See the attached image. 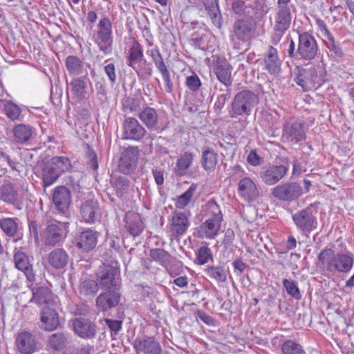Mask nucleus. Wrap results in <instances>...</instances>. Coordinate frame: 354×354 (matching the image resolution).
Returning <instances> with one entry per match:
<instances>
[{
  "label": "nucleus",
  "instance_id": "nucleus-1",
  "mask_svg": "<svg viewBox=\"0 0 354 354\" xmlns=\"http://www.w3.org/2000/svg\"><path fill=\"white\" fill-rule=\"evenodd\" d=\"M354 263V254L346 251V252L335 253L333 249H323L317 257V265L324 270L332 273H348Z\"/></svg>",
  "mask_w": 354,
  "mask_h": 354
},
{
  "label": "nucleus",
  "instance_id": "nucleus-2",
  "mask_svg": "<svg viewBox=\"0 0 354 354\" xmlns=\"http://www.w3.org/2000/svg\"><path fill=\"white\" fill-rule=\"evenodd\" d=\"M259 97L253 91L243 89L234 97L229 110L231 118L241 116H249L253 108L259 104Z\"/></svg>",
  "mask_w": 354,
  "mask_h": 354
},
{
  "label": "nucleus",
  "instance_id": "nucleus-3",
  "mask_svg": "<svg viewBox=\"0 0 354 354\" xmlns=\"http://www.w3.org/2000/svg\"><path fill=\"white\" fill-rule=\"evenodd\" d=\"M71 167L70 160L64 156H55L44 162L41 168V180L44 187L51 186L59 176Z\"/></svg>",
  "mask_w": 354,
  "mask_h": 354
},
{
  "label": "nucleus",
  "instance_id": "nucleus-4",
  "mask_svg": "<svg viewBox=\"0 0 354 354\" xmlns=\"http://www.w3.org/2000/svg\"><path fill=\"white\" fill-rule=\"evenodd\" d=\"M317 209H314L311 204L292 214V221L297 230L302 234L308 236V234L317 227Z\"/></svg>",
  "mask_w": 354,
  "mask_h": 354
},
{
  "label": "nucleus",
  "instance_id": "nucleus-5",
  "mask_svg": "<svg viewBox=\"0 0 354 354\" xmlns=\"http://www.w3.org/2000/svg\"><path fill=\"white\" fill-rule=\"evenodd\" d=\"M304 194L301 185L295 181H286L271 189V194L279 201L290 203L297 201Z\"/></svg>",
  "mask_w": 354,
  "mask_h": 354
},
{
  "label": "nucleus",
  "instance_id": "nucleus-6",
  "mask_svg": "<svg viewBox=\"0 0 354 354\" xmlns=\"http://www.w3.org/2000/svg\"><path fill=\"white\" fill-rule=\"evenodd\" d=\"M319 52V46L315 37L308 32L299 33L297 53L299 60L305 64L312 63Z\"/></svg>",
  "mask_w": 354,
  "mask_h": 354
},
{
  "label": "nucleus",
  "instance_id": "nucleus-7",
  "mask_svg": "<svg viewBox=\"0 0 354 354\" xmlns=\"http://www.w3.org/2000/svg\"><path fill=\"white\" fill-rule=\"evenodd\" d=\"M66 237L64 223L53 221L48 222L41 231V241L47 247H54L60 245Z\"/></svg>",
  "mask_w": 354,
  "mask_h": 354
},
{
  "label": "nucleus",
  "instance_id": "nucleus-8",
  "mask_svg": "<svg viewBox=\"0 0 354 354\" xmlns=\"http://www.w3.org/2000/svg\"><path fill=\"white\" fill-rule=\"evenodd\" d=\"M118 272V268L110 264L101 265L96 272V281L100 289H120L121 284L116 279Z\"/></svg>",
  "mask_w": 354,
  "mask_h": 354
},
{
  "label": "nucleus",
  "instance_id": "nucleus-9",
  "mask_svg": "<svg viewBox=\"0 0 354 354\" xmlns=\"http://www.w3.org/2000/svg\"><path fill=\"white\" fill-rule=\"evenodd\" d=\"M97 36L98 41H96L100 51L104 55L112 53V24L107 17L102 19L97 26Z\"/></svg>",
  "mask_w": 354,
  "mask_h": 354
},
{
  "label": "nucleus",
  "instance_id": "nucleus-10",
  "mask_svg": "<svg viewBox=\"0 0 354 354\" xmlns=\"http://www.w3.org/2000/svg\"><path fill=\"white\" fill-rule=\"evenodd\" d=\"M295 71L294 80L304 91H308L321 85L319 82L317 69L314 66L304 68L301 66H297Z\"/></svg>",
  "mask_w": 354,
  "mask_h": 354
},
{
  "label": "nucleus",
  "instance_id": "nucleus-11",
  "mask_svg": "<svg viewBox=\"0 0 354 354\" xmlns=\"http://www.w3.org/2000/svg\"><path fill=\"white\" fill-rule=\"evenodd\" d=\"M140 150L137 146L126 147L121 153L118 162L119 171L125 175H131L137 168Z\"/></svg>",
  "mask_w": 354,
  "mask_h": 354
},
{
  "label": "nucleus",
  "instance_id": "nucleus-12",
  "mask_svg": "<svg viewBox=\"0 0 354 354\" xmlns=\"http://www.w3.org/2000/svg\"><path fill=\"white\" fill-rule=\"evenodd\" d=\"M305 124L300 120H291L283 125V137L297 144L306 138Z\"/></svg>",
  "mask_w": 354,
  "mask_h": 354
},
{
  "label": "nucleus",
  "instance_id": "nucleus-13",
  "mask_svg": "<svg viewBox=\"0 0 354 354\" xmlns=\"http://www.w3.org/2000/svg\"><path fill=\"white\" fill-rule=\"evenodd\" d=\"M232 28L234 35L237 40L247 42L253 37L256 23L252 18L239 19L234 21Z\"/></svg>",
  "mask_w": 354,
  "mask_h": 354
},
{
  "label": "nucleus",
  "instance_id": "nucleus-14",
  "mask_svg": "<svg viewBox=\"0 0 354 354\" xmlns=\"http://www.w3.org/2000/svg\"><path fill=\"white\" fill-rule=\"evenodd\" d=\"M288 171V167L280 165H269L261 168L260 178L267 185H274L283 178Z\"/></svg>",
  "mask_w": 354,
  "mask_h": 354
},
{
  "label": "nucleus",
  "instance_id": "nucleus-15",
  "mask_svg": "<svg viewBox=\"0 0 354 354\" xmlns=\"http://www.w3.org/2000/svg\"><path fill=\"white\" fill-rule=\"evenodd\" d=\"M96 298V306L101 311L105 312L117 306L121 297L120 289H104Z\"/></svg>",
  "mask_w": 354,
  "mask_h": 354
},
{
  "label": "nucleus",
  "instance_id": "nucleus-16",
  "mask_svg": "<svg viewBox=\"0 0 354 354\" xmlns=\"http://www.w3.org/2000/svg\"><path fill=\"white\" fill-rule=\"evenodd\" d=\"M74 333L80 338L93 339L97 335V326L95 322L85 317L75 318L73 321Z\"/></svg>",
  "mask_w": 354,
  "mask_h": 354
},
{
  "label": "nucleus",
  "instance_id": "nucleus-17",
  "mask_svg": "<svg viewBox=\"0 0 354 354\" xmlns=\"http://www.w3.org/2000/svg\"><path fill=\"white\" fill-rule=\"evenodd\" d=\"M122 139L140 141L145 135L146 130L139 121L131 117L126 118L122 122Z\"/></svg>",
  "mask_w": 354,
  "mask_h": 354
},
{
  "label": "nucleus",
  "instance_id": "nucleus-18",
  "mask_svg": "<svg viewBox=\"0 0 354 354\" xmlns=\"http://www.w3.org/2000/svg\"><path fill=\"white\" fill-rule=\"evenodd\" d=\"M237 191L239 196L248 203L254 202L260 197L257 184L250 177H244L240 180Z\"/></svg>",
  "mask_w": 354,
  "mask_h": 354
},
{
  "label": "nucleus",
  "instance_id": "nucleus-19",
  "mask_svg": "<svg viewBox=\"0 0 354 354\" xmlns=\"http://www.w3.org/2000/svg\"><path fill=\"white\" fill-rule=\"evenodd\" d=\"M204 8L198 9V14L201 17L207 15L212 25L218 29L223 27V16L219 8L218 0H209L203 2Z\"/></svg>",
  "mask_w": 354,
  "mask_h": 354
},
{
  "label": "nucleus",
  "instance_id": "nucleus-20",
  "mask_svg": "<svg viewBox=\"0 0 354 354\" xmlns=\"http://www.w3.org/2000/svg\"><path fill=\"white\" fill-rule=\"evenodd\" d=\"M291 19L290 9L277 8L274 26L275 33L273 39L274 40V44L280 41L285 32L290 28Z\"/></svg>",
  "mask_w": 354,
  "mask_h": 354
},
{
  "label": "nucleus",
  "instance_id": "nucleus-21",
  "mask_svg": "<svg viewBox=\"0 0 354 354\" xmlns=\"http://www.w3.org/2000/svg\"><path fill=\"white\" fill-rule=\"evenodd\" d=\"M99 236L98 232L87 228L75 236V244L82 251L90 252L96 247Z\"/></svg>",
  "mask_w": 354,
  "mask_h": 354
},
{
  "label": "nucleus",
  "instance_id": "nucleus-22",
  "mask_svg": "<svg viewBox=\"0 0 354 354\" xmlns=\"http://www.w3.org/2000/svg\"><path fill=\"white\" fill-rule=\"evenodd\" d=\"M80 214L82 220L86 223L92 224L98 221L101 213L97 201L88 199L84 201L80 207Z\"/></svg>",
  "mask_w": 354,
  "mask_h": 354
},
{
  "label": "nucleus",
  "instance_id": "nucleus-23",
  "mask_svg": "<svg viewBox=\"0 0 354 354\" xmlns=\"http://www.w3.org/2000/svg\"><path fill=\"white\" fill-rule=\"evenodd\" d=\"M137 354H161L160 343L153 337L145 336L142 339L136 338L133 344Z\"/></svg>",
  "mask_w": 354,
  "mask_h": 354
},
{
  "label": "nucleus",
  "instance_id": "nucleus-24",
  "mask_svg": "<svg viewBox=\"0 0 354 354\" xmlns=\"http://www.w3.org/2000/svg\"><path fill=\"white\" fill-rule=\"evenodd\" d=\"M12 131L14 142L19 145L29 144L37 136L36 129L28 124H18Z\"/></svg>",
  "mask_w": 354,
  "mask_h": 354
},
{
  "label": "nucleus",
  "instance_id": "nucleus-25",
  "mask_svg": "<svg viewBox=\"0 0 354 354\" xmlns=\"http://www.w3.org/2000/svg\"><path fill=\"white\" fill-rule=\"evenodd\" d=\"M264 69L270 75H277L281 71V61L278 50L272 46H268L263 55Z\"/></svg>",
  "mask_w": 354,
  "mask_h": 354
},
{
  "label": "nucleus",
  "instance_id": "nucleus-26",
  "mask_svg": "<svg viewBox=\"0 0 354 354\" xmlns=\"http://www.w3.org/2000/svg\"><path fill=\"white\" fill-rule=\"evenodd\" d=\"M91 83L88 77V72L81 77H76L71 80L68 84L72 95L79 101L88 98L87 83Z\"/></svg>",
  "mask_w": 354,
  "mask_h": 354
},
{
  "label": "nucleus",
  "instance_id": "nucleus-27",
  "mask_svg": "<svg viewBox=\"0 0 354 354\" xmlns=\"http://www.w3.org/2000/svg\"><path fill=\"white\" fill-rule=\"evenodd\" d=\"M53 201L56 209L62 214L68 209L71 202V191L65 186H58L54 189Z\"/></svg>",
  "mask_w": 354,
  "mask_h": 354
},
{
  "label": "nucleus",
  "instance_id": "nucleus-28",
  "mask_svg": "<svg viewBox=\"0 0 354 354\" xmlns=\"http://www.w3.org/2000/svg\"><path fill=\"white\" fill-rule=\"evenodd\" d=\"M37 345L36 338L32 333L27 331L18 333L16 346L21 353L32 354L37 350Z\"/></svg>",
  "mask_w": 354,
  "mask_h": 354
},
{
  "label": "nucleus",
  "instance_id": "nucleus-29",
  "mask_svg": "<svg viewBox=\"0 0 354 354\" xmlns=\"http://www.w3.org/2000/svg\"><path fill=\"white\" fill-rule=\"evenodd\" d=\"M14 261L15 267L24 273L28 281L32 282L35 280L32 265L30 262L29 257L25 252L22 251L15 252Z\"/></svg>",
  "mask_w": 354,
  "mask_h": 354
},
{
  "label": "nucleus",
  "instance_id": "nucleus-30",
  "mask_svg": "<svg viewBox=\"0 0 354 354\" xmlns=\"http://www.w3.org/2000/svg\"><path fill=\"white\" fill-rule=\"evenodd\" d=\"M40 319L42 328L48 331H53L60 324L58 313L49 306H45L41 311Z\"/></svg>",
  "mask_w": 354,
  "mask_h": 354
},
{
  "label": "nucleus",
  "instance_id": "nucleus-31",
  "mask_svg": "<svg viewBox=\"0 0 354 354\" xmlns=\"http://www.w3.org/2000/svg\"><path fill=\"white\" fill-rule=\"evenodd\" d=\"M143 59L144 53L142 46L137 40H134L128 50L127 64L136 71L138 76H140V72L137 69L136 64L140 63Z\"/></svg>",
  "mask_w": 354,
  "mask_h": 354
},
{
  "label": "nucleus",
  "instance_id": "nucleus-32",
  "mask_svg": "<svg viewBox=\"0 0 354 354\" xmlns=\"http://www.w3.org/2000/svg\"><path fill=\"white\" fill-rule=\"evenodd\" d=\"M214 71L220 82L225 86H231V68L225 59H217L214 65Z\"/></svg>",
  "mask_w": 354,
  "mask_h": 354
},
{
  "label": "nucleus",
  "instance_id": "nucleus-33",
  "mask_svg": "<svg viewBox=\"0 0 354 354\" xmlns=\"http://www.w3.org/2000/svg\"><path fill=\"white\" fill-rule=\"evenodd\" d=\"M222 220L208 218L198 230V236L202 239H214L221 227Z\"/></svg>",
  "mask_w": 354,
  "mask_h": 354
},
{
  "label": "nucleus",
  "instance_id": "nucleus-34",
  "mask_svg": "<svg viewBox=\"0 0 354 354\" xmlns=\"http://www.w3.org/2000/svg\"><path fill=\"white\" fill-rule=\"evenodd\" d=\"M69 261V256L63 248H55L53 250L48 256L49 264L55 269L64 268Z\"/></svg>",
  "mask_w": 354,
  "mask_h": 354
},
{
  "label": "nucleus",
  "instance_id": "nucleus-35",
  "mask_svg": "<svg viewBox=\"0 0 354 354\" xmlns=\"http://www.w3.org/2000/svg\"><path fill=\"white\" fill-rule=\"evenodd\" d=\"M140 120L150 131L158 129V117L156 110L153 108L147 106L139 113Z\"/></svg>",
  "mask_w": 354,
  "mask_h": 354
},
{
  "label": "nucleus",
  "instance_id": "nucleus-36",
  "mask_svg": "<svg viewBox=\"0 0 354 354\" xmlns=\"http://www.w3.org/2000/svg\"><path fill=\"white\" fill-rule=\"evenodd\" d=\"M189 227L188 219L185 213L175 212L172 218L171 232L176 236L183 234Z\"/></svg>",
  "mask_w": 354,
  "mask_h": 354
},
{
  "label": "nucleus",
  "instance_id": "nucleus-37",
  "mask_svg": "<svg viewBox=\"0 0 354 354\" xmlns=\"http://www.w3.org/2000/svg\"><path fill=\"white\" fill-rule=\"evenodd\" d=\"M65 66L68 72L73 75H84L88 72L84 62L75 55H69L66 58Z\"/></svg>",
  "mask_w": 354,
  "mask_h": 354
},
{
  "label": "nucleus",
  "instance_id": "nucleus-38",
  "mask_svg": "<svg viewBox=\"0 0 354 354\" xmlns=\"http://www.w3.org/2000/svg\"><path fill=\"white\" fill-rule=\"evenodd\" d=\"M194 160V155L192 152L185 151L181 153L176 161L174 168V173L177 176L185 175L187 170L190 167Z\"/></svg>",
  "mask_w": 354,
  "mask_h": 354
},
{
  "label": "nucleus",
  "instance_id": "nucleus-39",
  "mask_svg": "<svg viewBox=\"0 0 354 354\" xmlns=\"http://www.w3.org/2000/svg\"><path fill=\"white\" fill-rule=\"evenodd\" d=\"M99 289V283L96 280L88 278L81 279L79 292L82 296L93 297L97 294Z\"/></svg>",
  "mask_w": 354,
  "mask_h": 354
},
{
  "label": "nucleus",
  "instance_id": "nucleus-40",
  "mask_svg": "<svg viewBox=\"0 0 354 354\" xmlns=\"http://www.w3.org/2000/svg\"><path fill=\"white\" fill-rule=\"evenodd\" d=\"M125 227L133 236H137L143 230V225L140 217L136 214H127L125 218Z\"/></svg>",
  "mask_w": 354,
  "mask_h": 354
},
{
  "label": "nucleus",
  "instance_id": "nucleus-41",
  "mask_svg": "<svg viewBox=\"0 0 354 354\" xmlns=\"http://www.w3.org/2000/svg\"><path fill=\"white\" fill-rule=\"evenodd\" d=\"M32 297L31 301L37 304H48L51 302L53 293L51 290L46 286H39L32 290Z\"/></svg>",
  "mask_w": 354,
  "mask_h": 354
},
{
  "label": "nucleus",
  "instance_id": "nucleus-42",
  "mask_svg": "<svg viewBox=\"0 0 354 354\" xmlns=\"http://www.w3.org/2000/svg\"><path fill=\"white\" fill-rule=\"evenodd\" d=\"M0 200L12 205L18 201V192L12 183H4L0 186Z\"/></svg>",
  "mask_w": 354,
  "mask_h": 354
},
{
  "label": "nucleus",
  "instance_id": "nucleus-43",
  "mask_svg": "<svg viewBox=\"0 0 354 354\" xmlns=\"http://www.w3.org/2000/svg\"><path fill=\"white\" fill-rule=\"evenodd\" d=\"M217 153L210 147H206L202 152L201 165L205 171L214 169L218 160Z\"/></svg>",
  "mask_w": 354,
  "mask_h": 354
},
{
  "label": "nucleus",
  "instance_id": "nucleus-44",
  "mask_svg": "<svg viewBox=\"0 0 354 354\" xmlns=\"http://www.w3.org/2000/svg\"><path fill=\"white\" fill-rule=\"evenodd\" d=\"M205 274L217 282L224 283L227 281V271L223 266H211L204 270Z\"/></svg>",
  "mask_w": 354,
  "mask_h": 354
},
{
  "label": "nucleus",
  "instance_id": "nucleus-45",
  "mask_svg": "<svg viewBox=\"0 0 354 354\" xmlns=\"http://www.w3.org/2000/svg\"><path fill=\"white\" fill-rule=\"evenodd\" d=\"M149 256L153 261L158 262L163 267H167L170 263L171 255L164 249H151L149 251Z\"/></svg>",
  "mask_w": 354,
  "mask_h": 354
},
{
  "label": "nucleus",
  "instance_id": "nucleus-46",
  "mask_svg": "<svg viewBox=\"0 0 354 354\" xmlns=\"http://www.w3.org/2000/svg\"><path fill=\"white\" fill-rule=\"evenodd\" d=\"M17 218H5L0 220V227L8 236H14L18 230Z\"/></svg>",
  "mask_w": 354,
  "mask_h": 354
},
{
  "label": "nucleus",
  "instance_id": "nucleus-47",
  "mask_svg": "<svg viewBox=\"0 0 354 354\" xmlns=\"http://www.w3.org/2000/svg\"><path fill=\"white\" fill-rule=\"evenodd\" d=\"M66 335L63 333H55L50 336L49 345L55 351H60L67 344Z\"/></svg>",
  "mask_w": 354,
  "mask_h": 354
},
{
  "label": "nucleus",
  "instance_id": "nucleus-48",
  "mask_svg": "<svg viewBox=\"0 0 354 354\" xmlns=\"http://www.w3.org/2000/svg\"><path fill=\"white\" fill-rule=\"evenodd\" d=\"M283 354H306L303 346L292 339L286 340L281 345Z\"/></svg>",
  "mask_w": 354,
  "mask_h": 354
},
{
  "label": "nucleus",
  "instance_id": "nucleus-49",
  "mask_svg": "<svg viewBox=\"0 0 354 354\" xmlns=\"http://www.w3.org/2000/svg\"><path fill=\"white\" fill-rule=\"evenodd\" d=\"M113 186L115 189L116 195L119 197H122L127 193L130 186V181L127 177L117 176L113 179Z\"/></svg>",
  "mask_w": 354,
  "mask_h": 354
},
{
  "label": "nucleus",
  "instance_id": "nucleus-50",
  "mask_svg": "<svg viewBox=\"0 0 354 354\" xmlns=\"http://www.w3.org/2000/svg\"><path fill=\"white\" fill-rule=\"evenodd\" d=\"M4 112L12 121L21 120V109L12 101H8L5 104Z\"/></svg>",
  "mask_w": 354,
  "mask_h": 354
},
{
  "label": "nucleus",
  "instance_id": "nucleus-51",
  "mask_svg": "<svg viewBox=\"0 0 354 354\" xmlns=\"http://www.w3.org/2000/svg\"><path fill=\"white\" fill-rule=\"evenodd\" d=\"M197 185L196 184H192L185 193L178 197L176 203V207L179 209H183L187 206L193 197Z\"/></svg>",
  "mask_w": 354,
  "mask_h": 354
},
{
  "label": "nucleus",
  "instance_id": "nucleus-52",
  "mask_svg": "<svg viewBox=\"0 0 354 354\" xmlns=\"http://www.w3.org/2000/svg\"><path fill=\"white\" fill-rule=\"evenodd\" d=\"M282 282L283 287L289 295L295 299H301V295L298 288L297 281L292 279H283Z\"/></svg>",
  "mask_w": 354,
  "mask_h": 354
},
{
  "label": "nucleus",
  "instance_id": "nucleus-53",
  "mask_svg": "<svg viewBox=\"0 0 354 354\" xmlns=\"http://www.w3.org/2000/svg\"><path fill=\"white\" fill-rule=\"evenodd\" d=\"M213 254L207 245L200 247L196 252V259L199 265H204L209 261H213Z\"/></svg>",
  "mask_w": 354,
  "mask_h": 354
},
{
  "label": "nucleus",
  "instance_id": "nucleus-54",
  "mask_svg": "<svg viewBox=\"0 0 354 354\" xmlns=\"http://www.w3.org/2000/svg\"><path fill=\"white\" fill-rule=\"evenodd\" d=\"M205 206L208 218L223 220L221 210L214 199L209 200Z\"/></svg>",
  "mask_w": 354,
  "mask_h": 354
},
{
  "label": "nucleus",
  "instance_id": "nucleus-55",
  "mask_svg": "<svg viewBox=\"0 0 354 354\" xmlns=\"http://www.w3.org/2000/svg\"><path fill=\"white\" fill-rule=\"evenodd\" d=\"M85 156L86 164L92 170L97 171L98 169L97 156L93 149L88 144L86 145Z\"/></svg>",
  "mask_w": 354,
  "mask_h": 354
},
{
  "label": "nucleus",
  "instance_id": "nucleus-56",
  "mask_svg": "<svg viewBox=\"0 0 354 354\" xmlns=\"http://www.w3.org/2000/svg\"><path fill=\"white\" fill-rule=\"evenodd\" d=\"M147 54L151 57L153 62L158 71L167 67L159 48L157 46H155L151 50H148Z\"/></svg>",
  "mask_w": 354,
  "mask_h": 354
},
{
  "label": "nucleus",
  "instance_id": "nucleus-57",
  "mask_svg": "<svg viewBox=\"0 0 354 354\" xmlns=\"http://www.w3.org/2000/svg\"><path fill=\"white\" fill-rule=\"evenodd\" d=\"M223 94H218L214 102V109L216 112L221 113V110L225 106L226 102L230 98V90L223 91Z\"/></svg>",
  "mask_w": 354,
  "mask_h": 354
},
{
  "label": "nucleus",
  "instance_id": "nucleus-58",
  "mask_svg": "<svg viewBox=\"0 0 354 354\" xmlns=\"http://www.w3.org/2000/svg\"><path fill=\"white\" fill-rule=\"evenodd\" d=\"M328 42L327 43V47L330 50V52H333L335 57H342L344 56V52L339 44V42L336 41L334 37L332 35H329L327 37H326Z\"/></svg>",
  "mask_w": 354,
  "mask_h": 354
},
{
  "label": "nucleus",
  "instance_id": "nucleus-59",
  "mask_svg": "<svg viewBox=\"0 0 354 354\" xmlns=\"http://www.w3.org/2000/svg\"><path fill=\"white\" fill-rule=\"evenodd\" d=\"M185 84L192 92L198 91L202 85L200 78L195 73L186 77Z\"/></svg>",
  "mask_w": 354,
  "mask_h": 354
},
{
  "label": "nucleus",
  "instance_id": "nucleus-60",
  "mask_svg": "<svg viewBox=\"0 0 354 354\" xmlns=\"http://www.w3.org/2000/svg\"><path fill=\"white\" fill-rule=\"evenodd\" d=\"M158 71L161 73L162 79L165 82V91L168 93H171L174 90V84L171 80V75L169 70L167 69V67H165Z\"/></svg>",
  "mask_w": 354,
  "mask_h": 354
},
{
  "label": "nucleus",
  "instance_id": "nucleus-61",
  "mask_svg": "<svg viewBox=\"0 0 354 354\" xmlns=\"http://www.w3.org/2000/svg\"><path fill=\"white\" fill-rule=\"evenodd\" d=\"M248 162L252 166H259L263 162V159L257 154L256 150H252L247 157Z\"/></svg>",
  "mask_w": 354,
  "mask_h": 354
},
{
  "label": "nucleus",
  "instance_id": "nucleus-62",
  "mask_svg": "<svg viewBox=\"0 0 354 354\" xmlns=\"http://www.w3.org/2000/svg\"><path fill=\"white\" fill-rule=\"evenodd\" d=\"M104 322L111 333L117 335L119 331L122 329V320H114L112 319H105Z\"/></svg>",
  "mask_w": 354,
  "mask_h": 354
},
{
  "label": "nucleus",
  "instance_id": "nucleus-63",
  "mask_svg": "<svg viewBox=\"0 0 354 354\" xmlns=\"http://www.w3.org/2000/svg\"><path fill=\"white\" fill-rule=\"evenodd\" d=\"M104 72L106 75L108 76L110 82L112 84H114L117 80V75L115 73V66L114 64L109 63L104 66Z\"/></svg>",
  "mask_w": 354,
  "mask_h": 354
},
{
  "label": "nucleus",
  "instance_id": "nucleus-64",
  "mask_svg": "<svg viewBox=\"0 0 354 354\" xmlns=\"http://www.w3.org/2000/svg\"><path fill=\"white\" fill-rule=\"evenodd\" d=\"M246 8L245 1L243 0H236L232 4V9L233 12L239 15L244 13Z\"/></svg>",
  "mask_w": 354,
  "mask_h": 354
}]
</instances>
